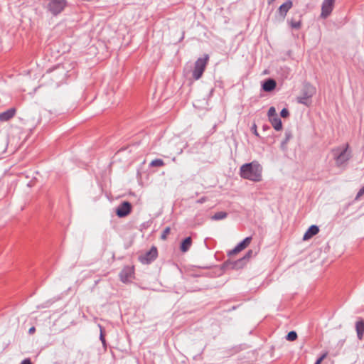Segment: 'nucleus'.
I'll list each match as a JSON object with an SVG mask.
<instances>
[{"label": "nucleus", "instance_id": "6", "mask_svg": "<svg viewBox=\"0 0 364 364\" xmlns=\"http://www.w3.org/2000/svg\"><path fill=\"white\" fill-rule=\"evenodd\" d=\"M336 0H323L321 4V13L320 17L326 18L331 14Z\"/></svg>", "mask_w": 364, "mask_h": 364}, {"label": "nucleus", "instance_id": "19", "mask_svg": "<svg viewBox=\"0 0 364 364\" xmlns=\"http://www.w3.org/2000/svg\"><path fill=\"white\" fill-rule=\"evenodd\" d=\"M164 165V161L160 159H156L153 160L149 164V166L151 167H161V166H163Z\"/></svg>", "mask_w": 364, "mask_h": 364}, {"label": "nucleus", "instance_id": "42", "mask_svg": "<svg viewBox=\"0 0 364 364\" xmlns=\"http://www.w3.org/2000/svg\"><path fill=\"white\" fill-rule=\"evenodd\" d=\"M20 364H23V360L20 363Z\"/></svg>", "mask_w": 364, "mask_h": 364}, {"label": "nucleus", "instance_id": "1", "mask_svg": "<svg viewBox=\"0 0 364 364\" xmlns=\"http://www.w3.org/2000/svg\"><path fill=\"white\" fill-rule=\"evenodd\" d=\"M240 176L254 182L262 181V166L256 161L243 164L240 169Z\"/></svg>", "mask_w": 364, "mask_h": 364}, {"label": "nucleus", "instance_id": "37", "mask_svg": "<svg viewBox=\"0 0 364 364\" xmlns=\"http://www.w3.org/2000/svg\"><path fill=\"white\" fill-rule=\"evenodd\" d=\"M322 361H323V360H321L320 358H318L315 363L317 364H321Z\"/></svg>", "mask_w": 364, "mask_h": 364}, {"label": "nucleus", "instance_id": "12", "mask_svg": "<svg viewBox=\"0 0 364 364\" xmlns=\"http://www.w3.org/2000/svg\"><path fill=\"white\" fill-rule=\"evenodd\" d=\"M16 114V109L14 108H10L5 112L0 113V121L6 122L10 120L14 117Z\"/></svg>", "mask_w": 364, "mask_h": 364}, {"label": "nucleus", "instance_id": "5", "mask_svg": "<svg viewBox=\"0 0 364 364\" xmlns=\"http://www.w3.org/2000/svg\"><path fill=\"white\" fill-rule=\"evenodd\" d=\"M158 256L157 248L153 246L149 251L139 256V260L143 264H149L154 262Z\"/></svg>", "mask_w": 364, "mask_h": 364}, {"label": "nucleus", "instance_id": "33", "mask_svg": "<svg viewBox=\"0 0 364 364\" xmlns=\"http://www.w3.org/2000/svg\"><path fill=\"white\" fill-rule=\"evenodd\" d=\"M36 331V328L34 326H32L31 328H29L28 330V333H33L34 332Z\"/></svg>", "mask_w": 364, "mask_h": 364}, {"label": "nucleus", "instance_id": "14", "mask_svg": "<svg viewBox=\"0 0 364 364\" xmlns=\"http://www.w3.org/2000/svg\"><path fill=\"white\" fill-rule=\"evenodd\" d=\"M192 245V239L191 237H187L184 240H182L181 243V251L183 252H186L190 249Z\"/></svg>", "mask_w": 364, "mask_h": 364}, {"label": "nucleus", "instance_id": "43", "mask_svg": "<svg viewBox=\"0 0 364 364\" xmlns=\"http://www.w3.org/2000/svg\"><path fill=\"white\" fill-rule=\"evenodd\" d=\"M314 364H317V363H315Z\"/></svg>", "mask_w": 364, "mask_h": 364}, {"label": "nucleus", "instance_id": "17", "mask_svg": "<svg viewBox=\"0 0 364 364\" xmlns=\"http://www.w3.org/2000/svg\"><path fill=\"white\" fill-rule=\"evenodd\" d=\"M251 240H252V237H245L242 241H241L240 242H239L237 245V248L240 251L243 250L244 249H245L250 245V243L251 242Z\"/></svg>", "mask_w": 364, "mask_h": 364}, {"label": "nucleus", "instance_id": "39", "mask_svg": "<svg viewBox=\"0 0 364 364\" xmlns=\"http://www.w3.org/2000/svg\"><path fill=\"white\" fill-rule=\"evenodd\" d=\"M32 184H31V181H29L28 183H27V186L28 187H31Z\"/></svg>", "mask_w": 364, "mask_h": 364}, {"label": "nucleus", "instance_id": "21", "mask_svg": "<svg viewBox=\"0 0 364 364\" xmlns=\"http://www.w3.org/2000/svg\"><path fill=\"white\" fill-rule=\"evenodd\" d=\"M286 338L289 341H294L297 338V333L296 331H291L287 333Z\"/></svg>", "mask_w": 364, "mask_h": 364}, {"label": "nucleus", "instance_id": "32", "mask_svg": "<svg viewBox=\"0 0 364 364\" xmlns=\"http://www.w3.org/2000/svg\"><path fill=\"white\" fill-rule=\"evenodd\" d=\"M328 355V353L327 352H325L324 353H323L319 358L321 359V360H324Z\"/></svg>", "mask_w": 364, "mask_h": 364}, {"label": "nucleus", "instance_id": "27", "mask_svg": "<svg viewBox=\"0 0 364 364\" xmlns=\"http://www.w3.org/2000/svg\"><path fill=\"white\" fill-rule=\"evenodd\" d=\"M252 250H248L246 254L245 255L244 257H242V258H245V261L247 262L252 255Z\"/></svg>", "mask_w": 364, "mask_h": 364}, {"label": "nucleus", "instance_id": "13", "mask_svg": "<svg viewBox=\"0 0 364 364\" xmlns=\"http://www.w3.org/2000/svg\"><path fill=\"white\" fill-rule=\"evenodd\" d=\"M319 231V228L316 225H311L303 237L304 240H307L316 235Z\"/></svg>", "mask_w": 364, "mask_h": 364}, {"label": "nucleus", "instance_id": "34", "mask_svg": "<svg viewBox=\"0 0 364 364\" xmlns=\"http://www.w3.org/2000/svg\"><path fill=\"white\" fill-rule=\"evenodd\" d=\"M24 364H32L30 358H24Z\"/></svg>", "mask_w": 364, "mask_h": 364}, {"label": "nucleus", "instance_id": "7", "mask_svg": "<svg viewBox=\"0 0 364 364\" xmlns=\"http://www.w3.org/2000/svg\"><path fill=\"white\" fill-rule=\"evenodd\" d=\"M132 211V205L128 201L122 202L116 209V214L119 218L127 216Z\"/></svg>", "mask_w": 364, "mask_h": 364}, {"label": "nucleus", "instance_id": "35", "mask_svg": "<svg viewBox=\"0 0 364 364\" xmlns=\"http://www.w3.org/2000/svg\"><path fill=\"white\" fill-rule=\"evenodd\" d=\"M252 129H255V131H254V134H255L256 136H258L259 134H258V133H257V129H256V125H255V124L253 126Z\"/></svg>", "mask_w": 364, "mask_h": 364}, {"label": "nucleus", "instance_id": "8", "mask_svg": "<svg viewBox=\"0 0 364 364\" xmlns=\"http://www.w3.org/2000/svg\"><path fill=\"white\" fill-rule=\"evenodd\" d=\"M246 263L245 259L242 257L235 261L227 260L223 263V267L227 269H239L242 268Z\"/></svg>", "mask_w": 364, "mask_h": 364}, {"label": "nucleus", "instance_id": "23", "mask_svg": "<svg viewBox=\"0 0 364 364\" xmlns=\"http://www.w3.org/2000/svg\"><path fill=\"white\" fill-rule=\"evenodd\" d=\"M170 231H171V228L169 227H166L164 230V231L161 234V238L164 240H166L167 235L170 233Z\"/></svg>", "mask_w": 364, "mask_h": 364}, {"label": "nucleus", "instance_id": "10", "mask_svg": "<svg viewBox=\"0 0 364 364\" xmlns=\"http://www.w3.org/2000/svg\"><path fill=\"white\" fill-rule=\"evenodd\" d=\"M276 86L277 82L275 80L272 78L266 79L262 84V88L265 92L273 91L276 88Z\"/></svg>", "mask_w": 364, "mask_h": 364}, {"label": "nucleus", "instance_id": "36", "mask_svg": "<svg viewBox=\"0 0 364 364\" xmlns=\"http://www.w3.org/2000/svg\"><path fill=\"white\" fill-rule=\"evenodd\" d=\"M322 361H323V360H321L320 358H318L315 363L317 364H321Z\"/></svg>", "mask_w": 364, "mask_h": 364}, {"label": "nucleus", "instance_id": "11", "mask_svg": "<svg viewBox=\"0 0 364 364\" xmlns=\"http://www.w3.org/2000/svg\"><path fill=\"white\" fill-rule=\"evenodd\" d=\"M291 7L292 1L291 0L286 1L279 7L278 12L283 19L285 18L287 12Z\"/></svg>", "mask_w": 364, "mask_h": 364}, {"label": "nucleus", "instance_id": "40", "mask_svg": "<svg viewBox=\"0 0 364 364\" xmlns=\"http://www.w3.org/2000/svg\"><path fill=\"white\" fill-rule=\"evenodd\" d=\"M273 1H274V0H268V4H271Z\"/></svg>", "mask_w": 364, "mask_h": 364}, {"label": "nucleus", "instance_id": "26", "mask_svg": "<svg viewBox=\"0 0 364 364\" xmlns=\"http://www.w3.org/2000/svg\"><path fill=\"white\" fill-rule=\"evenodd\" d=\"M240 252H241V251L237 248V246L236 245L234 249H232V250H230L228 252V256H231V255L237 254V253H238Z\"/></svg>", "mask_w": 364, "mask_h": 364}, {"label": "nucleus", "instance_id": "38", "mask_svg": "<svg viewBox=\"0 0 364 364\" xmlns=\"http://www.w3.org/2000/svg\"><path fill=\"white\" fill-rule=\"evenodd\" d=\"M345 213V210H339V212L338 213V214H340V215H343Z\"/></svg>", "mask_w": 364, "mask_h": 364}, {"label": "nucleus", "instance_id": "18", "mask_svg": "<svg viewBox=\"0 0 364 364\" xmlns=\"http://www.w3.org/2000/svg\"><path fill=\"white\" fill-rule=\"evenodd\" d=\"M228 216V213L226 212L220 211L215 213L212 217L211 219L213 220H220L225 219Z\"/></svg>", "mask_w": 364, "mask_h": 364}, {"label": "nucleus", "instance_id": "31", "mask_svg": "<svg viewBox=\"0 0 364 364\" xmlns=\"http://www.w3.org/2000/svg\"><path fill=\"white\" fill-rule=\"evenodd\" d=\"M205 201H206V198L202 197L201 198H200L197 200V203L202 204V203H205Z\"/></svg>", "mask_w": 364, "mask_h": 364}, {"label": "nucleus", "instance_id": "20", "mask_svg": "<svg viewBox=\"0 0 364 364\" xmlns=\"http://www.w3.org/2000/svg\"><path fill=\"white\" fill-rule=\"evenodd\" d=\"M290 26L294 29H299L301 26V21L299 20L298 21H295L293 19L289 21Z\"/></svg>", "mask_w": 364, "mask_h": 364}, {"label": "nucleus", "instance_id": "28", "mask_svg": "<svg viewBox=\"0 0 364 364\" xmlns=\"http://www.w3.org/2000/svg\"><path fill=\"white\" fill-rule=\"evenodd\" d=\"M364 194V186L360 189L357 193L355 200H358Z\"/></svg>", "mask_w": 364, "mask_h": 364}, {"label": "nucleus", "instance_id": "3", "mask_svg": "<svg viewBox=\"0 0 364 364\" xmlns=\"http://www.w3.org/2000/svg\"><path fill=\"white\" fill-rule=\"evenodd\" d=\"M316 93V88L310 83H306L301 90V94L297 97V101L300 104L309 105L310 99Z\"/></svg>", "mask_w": 364, "mask_h": 364}, {"label": "nucleus", "instance_id": "16", "mask_svg": "<svg viewBox=\"0 0 364 364\" xmlns=\"http://www.w3.org/2000/svg\"><path fill=\"white\" fill-rule=\"evenodd\" d=\"M269 122H271L272 127L276 131H279L282 129V122L281 119L279 117H272L269 119Z\"/></svg>", "mask_w": 364, "mask_h": 364}, {"label": "nucleus", "instance_id": "4", "mask_svg": "<svg viewBox=\"0 0 364 364\" xmlns=\"http://www.w3.org/2000/svg\"><path fill=\"white\" fill-rule=\"evenodd\" d=\"M208 55H205L204 58H199L195 63L194 69L193 70V77L196 80H198L201 77L207 63L208 61Z\"/></svg>", "mask_w": 364, "mask_h": 364}, {"label": "nucleus", "instance_id": "41", "mask_svg": "<svg viewBox=\"0 0 364 364\" xmlns=\"http://www.w3.org/2000/svg\"><path fill=\"white\" fill-rule=\"evenodd\" d=\"M348 205H347L346 206L345 210H347V209H348Z\"/></svg>", "mask_w": 364, "mask_h": 364}, {"label": "nucleus", "instance_id": "22", "mask_svg": "<svg viewBox=\"0 0 364 364\" xmlns=\"http://www.w3.org/2000/svg\"><path fill=\"white\" fill-rule=\"evenodd\" d=\"M267 115H268L269 119L272 117L274 118V117H278V115L277 114V112H276V109L274 107H271L269 109L268 112H267Z\"/></svg>", "mask_w": 364, "mask_h": 364}, {"label": "nucleus", "instance_id": "25", "mask_svg": "<svg viewBox=\"0 0 364 364\" xmlns=\"http://www.w3.org/2000/svg\"><path fill=\"white\" fill-rule=\"evenodd\" d=\"M292 138V134L290 131H286L285 132V138L283 141H286V143L287 144L288 141Z\"/></svg>", "mask_w": 364, "mask_h": 364}, {"label": "nucleus", "instance_id": "24", "mask_svg": "<svg viewBox=\"0 0 364 364\" xmlns=\"http://www.w3.org/2000/svg\"><path fill=\"white\" fill-rule=\"evenodd\" d=\"M289 112L287 108H283L282 111L280 112V116L283 118H286L289 117Z\"/></svg>", "mask_w": 364, "mask_h": 364}, {"label": "nucleus", "instance_id": "9", "mask_svg": "<svg viewBox=\"0 0 364 364\" xmlns=\"http://www.w3.org/2000/svg\"><path fill=\"white\" fill-rule=\"evenodd\" d=\"M134 274L133 269L129 267H124L120 272L119 277L122 282L127 283L130 281Z\"/></svg>", "mask_w": 364, "mask_h": 364}, {"label": "nucleus", "instance_id": "30", "mask_svg": "<svg viewBox=\"0 0 364 364\" xmlns=\"http://www.w3.org/2000/svg\"><path fill=\"white\" fill-rule=\"evenodd\" d=\"M287 143H286V141H282V143H281V145H280V147L281 149L283 150V151H286L287 150Z\"/></svg>", "mask_w": 364, "mask_h": 364}, {"label": "nucleus", "instance_id": "29", "mask_svg": "<svg viewBox=\"0 0 364 364\" xmlns=\"http://www.w3.org/2000/svg\"><path fill=\"white\" fill-rule=\"evenodd\" d=\"M100 341H102V344L104 346H105L106 345V341H105V336L102 333V329L100 330Z\"/></svg>", "mask_w": 364, "mask_h": 364}, {"label": "nucleus", "instance_id": "2", "mask_svg": "<svg viewBox=\"0 0 364 364\" xmlns=\"http://www.w3.org/2000/svg\"><path fill=\"white\" fill-rule=\"evenodd\" d=\"M348 145L346 144V147H337L332 150L333 159L336 161L337 166H341L346 161H348L350 157V154L347 152Z\"/></svg>", "mask_w": 364, "mask_h": 364}, {"label": "nucleus", "instance_id": "15", "mask_svg": "<svg viewBox=\"0 0 364 364\" xmlns=\"http://www.w3.org/2000/svg\"><path fill=\"white\" fill-rule=\"evenodd\" d=\"M355 329L357 332V336L359 340H361L364 333V321L360 320L355 323Z\"/></svg>", "mask_w": 364, "mask_h": 364}]
</instances>
